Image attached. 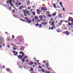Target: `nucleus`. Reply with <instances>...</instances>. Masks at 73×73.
Returning a JSON list of instances; mask_svg holds the SVG:
<instances>
[{"label": "nucleus", "instance_id": "1", "mask_svg": "<svg viewBox=\"0 0 73 73\" xmlns=\"http://www.w3.org/2000/svg\"><path fill=\"white\" fill-rule=\"evenodd\" d=\"M67 21L68 23L70 22V21H71V22H73V18L71 17H69Z\"/></svg>", "mask_w": 73, "mask_h": 73}, {"label": "nucleus", "instance_id": "12", "mask_svg": "<svg viewBox=\"0 0 73 73\" xmlns=\"http://www.w3.org/2000/svg\"><path fill=\"white\" fill-rule=\"evenodd\" d=\"M54 21H53L52 23H51V25L52 26V27H54V26L55 25H54Z\"/></svg>", "mask_w": 73, "mask_h": 73}, {"label": "nucleus", "instance_id": "50", "mask_svg": "<svg viewBox=\"0 0 73 73\" xmlns=\"http://www.w3.org/2000/svg\"><path fill=\"white\" fill-rule=\"evenodd\" d=\"M42 71L43 73H44V72H45V70H43Z\"/></svg>", "mask_w": 73, "mask_h": 73}, {"label": "nucleus", "instance_id": "63", "mask_svg": "<svg viewBox=\"0 0 73 73\" xmlns=\"http://www.w3.org/2000/svg\"><path fill=\"white\" fill-rule=\"evenodd\" d=\"M63 10L64 11H65V8H63Z\"/></svg>", "mask_w": 73, "mask_h": 73}, {"label": "nucleus", "instance_id": "13", "mask_svg": "<svg viewBox=\"0 0 73 73\" xmlns=\"http://www.w3.org/2000/svg\"><path fill=\"white\" fill-rule=\"evenodd\" d=\"M9 4L12 7H13V5L12 4V1H11V2H10Z\"/></svg>", "mask_w": 73, "mask_h": 73}, {"label": "nucleus", "instance_id": "14", "mask_svg": "<svg viewBox=\"0 0 73 73\" xmlns=\"http://www.w3.org/2000/svg\"><path fill=\"white\" fill-rule=\"evenodd\" d=\"M7 9H9V11H11L12 10V7L11 6H9V7H7Z\"/></svg>", "mask_w": 73, "mask_h": 73}, {"label": "nucleus", "instance_id": "43", "mask_svg": "<svg viewBox=\"0 0 73 73\" xmlns=\"http://www.w3.org/2000/svg\"><path fill=\"white\" fill-rule=\"evenodd\" d=\"M59 4L60 5H62V2H60Z\"/></svg>", "mask_w": 73, "mask_h": 73}, {"label": "nucleus", "instance_id": "53", "mask_svg": "<svg viewBox=\"0 0 73 73\" xmlns=\"http://www.w3.org/2000/svg\"><path fill=\"white\" fill-rule=\"evenodd\" d=\"M5 34L7 35V34H8V33L7 32H5Z\"/></svg>", "mask_w": 73, "mask_h": 73}, {"label": "nucleus", "instance_id": "33", "mask_svg": "<svg viewBox=\"0 0 73 73\" xmlns=\"http://www.w3.org/2000/svg\"><path fill=\"white\" fill-rule=\"evenodd\" d=\"M11 1H6V3H9H9H10V2H11Z\"/></svg>", "mask_w": 73, "mask_h": 73}, {"label": "nucleus", "instance_id": "39", "mask_svg": "<svg viewBox=\"0 0 73 73\" xmlns=\"http://www.w3.org/2000/svg\"><path fill=\"white\" fill-rule=\"evenodd\" d=\"M46 73H50V71H46Z\"/></svg>", "mask_w": 73, "mask_h": 73}, {"label": "nucleus", "instance_id": "11", "mask_svg": "<svg viewBox=\"0 0 73 73\" xmlns=\"http://www.w3.org/2000/svg\"><path fill=\"white\" fill-rule=\"evenodd\" d=\"M42 24H43V25H44V26H46V25H47V24H48V23L47 22H43L42 23Z\"/></svg>", "mask_w": 73, "mask_h": 73}, {"label": "nucleus", "instance_id": "59", "mask_svg": "<svg viewBox=\"0 0 73 73\" xmlns=\"http://www.w3.org/2000/svg\"><path fill=\"white\" fill-rule=\"evenodd\" d=\"M31 17L32 18H33V15H32V16H31Z\"/></svg>", "mask_w": 73, "mask_h": 73}, {"label": "nucleus", "instance_id": "41", "mask_svg": "<svg viewBox=\"0 0 73 73\" xmlns=\"http://www.w3.org/2000/svg\"><path fill=\"white\" fill-rule=\"evenodd\" d=\"M33 68H30V70H31V71H33Z\"/></svg>", "mask_w": 73, "mask_h": 73}, {"label": "nucleus", "instance_id": "45", "mask_svg": "<svg viewBox=\"0 0 73 73\" xmlns=\"http://www.w3.org/2000/svg\"><path fill=\"white\" fill-rule=\"evenodd\" d=\"M21 21H23V22H24V20H23L22 19H21Z\"/></svg>", "mask_w": 73, "mask_h": 73}, {"label": "nucleus", "instance_id": "17", "mask_svg": "<svg viewBox=\"0 0 73 73\" xmlns=\"http://www.w3.org/2000/svg\"><path fill=\"white\" fill-rule=\"evenodd\" d=\"M33 64V62L32 61H31L30 62V63L29 64V65H32Z\"/></svg>", "mask_w": 73, "mask_h": 73}, {"label": "nucleus", "instance_id": "44", "mask_svg": "<svg viewBox=\"0 0 73 73\" xmlns=\"http://www.w3.org/2000/svg\"><path fill=\"white\" fill-rule=\"evenodd\" d=\"M53 19L52 18H51L50 20V21H53Z\"/></svg>", "mask_w": 73, "mask_h": 73}, {"label": "nucleus", "instance_id": "47", "mask_svg": "<svg viewBox=\"0 0 73 73\" xmlns=\"http://www.w3.org/2000/svg\"><path fill=\"white\" fill-rule=\"evenodd\" d=\"M34 63L35 64V65H37V63H36V62H34Z\"/></svg>", "mask_w": 73, "mask_h": 73}, {"label": "nucleus", "instance_id": "31", "mask_svg": "<svg viewBox=\"0 0 73 73\" xmlns=\"http://www.w3.org/2000/svg\"><path fill=\"white\" fill-rule=\"evenodd\" d=\"M41 11H44V8L43 7H42L41 8Z\"/></svg>", "mask_w": 73, "mask_h": 73}, {"label": "nucleus", "instance_id": "20", "mask_svg": "<svg viewBox=\"0 0 73 73\" xmlns=\"http://www.w3.org/2000/svg\"><path fill=\"white\" fill-rule=\"evenodd\" d=\"M57 13V12H54V13H53L52 14V16H56V13Z\"/></svg>", "mask_w": 73, "mask_h": 73}, {"label": "nucleus", "instance_id": "62", "mask_svg": "<svg viewBox=\"0 0 73 73\" xmlns=\"http://www.w3.org/2000/svg\"><path fill=\"white\" fill-rule=\"evenodd\" d=\"M61 7H63V5H62V4L61 5Z\"/></svg>", "mask_w": 73, "mask_h": 73}, {"label": "nucleus", "instance_id": "3", "mask_svg": "<svg viewBox=\"0 0 73 73\" xmlns=\"http://www.w3.org/2000/svg\"><path fill=\"white\" fill-rule=\"evenodd\" d=\"M24 53L22 55H18L17 56L19 58L20 60H21V58H22L23 57H24Z\"/></svg>", "mask_w": 73, "mask_h": 73}, {"label": "nucleus", "instance_id": "10", "mask_svg": "<svg viewBox=\"0 0 73 73\" xmlns=\"http://www.w3.org/2000/svg\"><path fill=\"white\" fill-rule=\"evenodd\" d=\"M39 18H40V20L42 21V18L43 17V16L42 15H39L38 16Z\"/></svg>", "mask_w": 73, "mask_h": 73}, {"label": "nucleus", "instance_id": "25", "mask_svg": "<svg viewBox=\"0 0 73 73\" xmlns=\"http://www.w3.org/2000/svg\"><path fill=\"white\" fill-rule=\"evenodd\" d=\"M30 4V1H29L27 2V5H29Z\"/></svg>", "mask_w": 73, "mask_h": 73}, {"label": "nucleus", "instance_id": "8", "mask_svg": "<svg viewBox=\"0 0 73 73\" xmlns=\"http://www.w3.org/2000/svg\"><path fill=\"white\" fill-rule=\"evenodd\" d=\"M71 26V25H73V23L72 22L71 24L70 23H68L67 25V26Z\"/></svg>", "mask_w": 73, "mask_h": 73}, {"label": "nucleus", "instance_id": "5", "mask_svg": "<svg viewBox=\"0 0 73 73\" xmlns=\"http://www.w3.org/2000/svg\"><path fill=\"white\" fill-rule=\"evenodd\" d=\"M63 33L64 34H65L67 36H68V35H69L70 33H69V32H68V31H64L63 32Z\"/></svg>", "mask_w": 73, "mask_h": 73}, {"label": "nucleus", "instance_id": "57", "mask_svg": "<svg viewBox=\"0 0 73 73\" xmlns=\"http://www.w3.org/2000/svg\"><path fill=\"white\" fill-rule=\"evenodd\" d=\"M32 11V9H30V12H31Z\"/></svg>", "mask_w": 73, "mask_h": 73}, {"label": "nucleus", "instance_id": "40", "mask_svg": "<svg viewBox=\"0 0 73 73\" xmlns=\"http://www.w3.org/2000/svg\"><path fill=\"white\" fill-rule=\"evenodd\" d=\"M18 4L19 5H21L22 4H21V3H18Z\"/></svg>", "mask_w": 73, "mask_h": 73}, {"label": "nucleus", "instance_id": "52", "mask_svg": "<svg viewBox=\"0 0 73 73\" xmlns=\"http://www.w3.org/2000/svg\"><path fill=\"white\" fill-rule=\"evenodd\" d=\"M15 37L13 35H12V38H15Z\"/></svg>", "mask_w": 73, "mask_h": 73}, {"label": "nucleus", "instance_id": "42", "mask_svg": "<svg viewBox=\"0 0 73 73\" xmlns=\"http://www.w3.org/2000/svg\"><path fill=\"white\" fill-rule=\"evenodd\" d=\"M56 31H57V32H61V31H60V30H57Z\"/></svg>", "mask_w": 73, "mask_h": 73}, {"label": "nucleus", "instance_id": "48", "mask_svg": "<svg viewBox=\"0 0 73 73\" xmlns=\"http://www.w3.org/2000/svg\"><path fill=\"white\" fill-rule=\"evenodd\" d=\"M20 1H23L22 2H25L24 0H20Z\"/></svg>", "mask_w": 73, "mask_h": 73}, {"label": "nucleus", "instance_id": "21", "mask_svg": "<svg viewBox=\"0 0 73 73\" xmlns=\"http://www.w3.org/2000/svg\"><path fill=\"white\" fill-rule=\"evenodd\" d=\"M6 70H7V72H9V71H11V69H10L9 68H7L6 69Z\"/></svg>", "mask_w": 73, "mask_h": 73}, {"label": "nucleus", "instance_id": "35", "mask_svg": "<svg viewBox=\"0 0 73 73\" xmlns=\"http://www.w3.org/2000/svg\"><path fill=\"white\" fill-rule=\"evenodd\" d=\"M53 6L54 8H56V5L54 3L53 4Z\"/></svg>", "mask_w": 73, "mask_h": 73}, {"label": "nucleus", "instance_id": "54", "mask_svg": "<svg viewBox=\"0 0 73 73\" xmlns=\"http://www.w3.org/2000/svg\"><path fill=\"white\" fill-rule=\"evenodd\" d=\"M31 13L28 12L26 14H30Z\"/></svg>", "mask_w": 73, "mask_h": 73}, {"label": "nucleus", "instance_id": "24", "mask_svg": "<svg viewBox=\"0 0 73 73\" xmlns=\"http://www.w3.org/2000/svg\"><path fill=\"white\" fill-rule=\"evenodd\" d=\"M63 29H65L66 30V31H68V29L67 28V27H64L63 28Z\"/></svg>", "mask_w": 73, "mask_h": 73}, {"label": "nucleus", "instance_id": "51", "mask_svg": "<svg viewBox=\"0 0 73 73\" xmlns=\"http://www.w3.org/2000/svg\"><path fill=\"white\" fill-rule=\"evenodd\" d=\"M13 12L14 13H15V10H13Z\"/></svg>", "mask_w": 73, "mask_h": 73}, {"label": "nucleus", "instance_id": "26", "mask_svg": "<svg viewBox=\"0 0 73 73\" xmlns=\"http://www.w3.org/2000/svg\"><path fill=\"white\" fill-rule=\"evenodd\" d=\"M41 21V19L40 20H38L36 21L37 23H40Z\"/></svg>", "mask_w": 73, "mask_h": 73}, {"label": "nucleus", "instance_id": "37", "mask_svg": "<svg viewBox=\"0 0 73 73\" xmlns=\"http://www.w3.org/2000/svg\"><path fill=\"white\" fill-rule=\"evenodd\" d=\"M24 18L25 19H27V21H28V19H28V18L27 17H25Z\"/></svg>", "mask_w": 73, "mask_h": 73}, {"label": "nucleus", "instance_id": "49", "mask_svg": "<svg viewBox=\"0 0 73 73\" xmlns=\"http://www.w3.org/2000/svg\"><path fill=\"white\" fill-rule=\"evenodd\" d=\"M43 21H44V22H45L46 21V20L45 19H43Z\"/></svg>", "mask_w": 73, "mask_h": 73}, {"label": "nucleus", "instance_id": "23", "mask_svg": "<svg viewBox=\"0 0 73 73\" xmlns=\"http://www.w3.org/2000/svg\"><path fill=\"white\" fill-rule=\"evenodd\" d=\"M24 39V38H23V37L21 36V41H23Z\"/></svg>", "mask_w": 73, "mask_h": 73}, {"label": "nucleus", "instance_id": "9", "mask_svg": "<svg viewBox=\"0 0 73 73\" xmlns=\"http://www.w3.org/2000/svg\"><path fill=\"white\" fill-rule=\"evenodd\" d=\"M36 12H37V14L39 15H40V10L39 9H37V10H36Z\"/></svg>", "mask_w": 73, "mask_h": 73}, {"label": "nucleus", "instance_id": "32", "mask_svg": "<svg viewBox=\"0 0 73 73\" xmlns=\"http://www.w3.org/2000/svg\"><path fill=\"white\" fill-rule=\"evenodd\" d=\"M12 1V2H13V3H16V1H15V0H13V1Z\"/></svg>", "mask_w": 73, "mask_h": 73}, {"label": "nucleus", "instance_id": "30", "mask_svg": "<svg viewBox=\"0 0 73 73\" xmlns=\"http://www.w3.org/2000/svg\"><path fill=\"white\" fill-rule=\"evenodd\" d=\"M13 50H16L17 49V48H16L13 47Z\"/></svg>", "mask_w": 73, "mask_h": 73}, {"label": "nucleus", "instance_id": "4", "mask_svg": "<svg viewBox=\"0 0 73 73\" xmlns=\"http://www.w3.org/2000/svg\"><path fill=\"white\" fill-rule=\"evenodd\" d=\"M27 21L28 22V23H35V19L33 18L32 20H29V19H27Z\"/></svg>", "mask_w": 73, "mask_h": 73}, {"label": "nucleus", "instance_id": "2", "mask_svg": "<svg viewBox=\"0 0 73 73\" xmlns=\"http://www.w3.org/2000/svg\"><path fill=\"white\" fill-rule=\"evenodd\" d=\"M29 11H28L27 10H23V14L25 16H26V17H27V13Z\"/></svg>", "mask_w": 73, "mask_h": 73}, {"label": "nucleus", "instance_id": "16", "mask_svg": "<svg viewBox=\"0 0 73 73\" xmlns=\"http://www.w3.org/2000/svg\"><path fill=\"white\" fill-rule=\"evenodd\" d=\"M31 13L33 14V16H35V15H36V13L34 11L32 12Z\"/></svg>", "mask_w": 73, "mask_h": 73}, {"label": "nucleus", "instance_id": "64", "mask_svg": "<svg viewBox=\"0 0 73 73\" xmlns=\"http://www.w3.org/2000/svg\"><path fill=\"white\" fill-rule=\"evenodd\" d=\"M3 46H5V44L4 43H3Z\"/></svg>", "mask_w": 73, "mask_h": 73}, {"label": "nucleus", "instance_id": "7", "mask_svg": "<svg viewBox=\"0 0 73 73\" xmlns=\"http://www.w3.org/2000/svg\"><path fill=\"white\" fill-rule=\"evenodd\" d=\"M27 58V56H25L22 59V61L23 62H24L25 61V59H26Z\"/></svg>", "mask_w": 73, "mask_h": 73}, {"label": "nucleus", "instance_id": "46", "mask_svg": "<svg viewBox=\"0 0 73 73\" xmlns=\"http://www.w3.org/2000/svg\"><path fill=\"white\" fill-rule=\"evenodd\" d=\"M38 68H41L42 67L41 66H38Z\"/></svg>", "mask_w": 73, "mask_h": 73}, {"label": "nucleus", "instance_id": "18", "mask_svg": "<svg viewBox=\"0 0 73 73\" xmlns=\"http://www.w3.org/2000/svg\"><path fill=\"white\" fill-rule=\"evenodd\" d=\"M46 66L47 68H49V64H48V63H46Z\"/></svg>", "mask_w": 73, "mask_h": 73}, {"label": "nucleus", "instance_id": "27", "mask_svg": "<svg viewBox=\"0 0 73 73\" xmlns=\"http://www.w3.org/2000/svg\"><path fill=\"white\" fill-rule=\"evenodd\" d=\"M42 23H40V24L39 25V28H41V27H42Z\"/></svg>", "mask_w": 73, "mask_h": 73}, {"label": "nucleus", "instance_id": "36", "mask_svg": "<svg viewBox=\"0 0 73 73\" xmlns=\"http://www.w3.org/2000/svg\"><path fill=\"white\" fill-rule=\"evenodd\" d=\"M20 54H23V53H23V52L22 51H21L19 52Z\"/></svg>", "mask_w": 73, "mask_h": 73}, {"label": "nucleus", "instance_id": "6", "mask_svg": "<svg viewBox=\"0 0 73 73\" xmlns=\"http://www.w3.org/2000/svg\"><path fill=\"white\" fill-rule=\"evenodd\" d=\"M11 51H12V52L13 53L14 56H17V55L18 52H16V51H13L12 50H11Z\"/></svg>", "mask_w": 73, "mask_h": 73}, {"label": "nucleus", "instance_id": "61", "mask_svg": "<svg viewBox=\"0 0 73 73\" xmlns=\"http://www.w3.org/2000/svg\"><path fill=\"white\" fill-rule=\"evenodd\" d=\"M65 23H68V21H65Z\"/></svg>", "mask_w": 73, "mask_h": 73}, {"label": "nucleus", "instance_id": "58", "mask_svg": "<svg viewBox=\"0 0 73 73\" xmlns=\"http://www.w3.org/2000/svg\"><path fill=\"white\" fill-rule=\"evenodd\" d=\"M34 60H36V58L34 57Z\"/></svg>", "mask_w": 73, "mask_h": 73}, {"label": "nucleus", "instance_id": "28", "mask_svg": "<svg viewBox=\"0 0 73 73\" xmlns=\"http://www.w3.org/2000/svg\"><path fill=\"white\" fill-rule=\"evenodd\" d=\"M19 2V1H17V2L15 3V5H16L17 6L18 5V3Z\"/></svg>", "mask_w": 73, "mask_h": 73}, {"label": "nucleus", "instance_id": "29", "mask_svg": "<svg viewBox=\"0 0 73 73\" xmlns=\"http://www.w3.org/2000/svg\"><path fill=\"white\" fill-rule=\"evenodd\" d=\"M35 25H36V27H38V26H39V24L38 23H35Z\"/></svg>", "mask_w": 73, "mask_h": 73}, {"label": "nucleus", "instance_id": "19", "mask_svg": "<svg viewBox=\"0 0 73 73\" xmlns=\"http://www.w3.org/2000/svg\"><path fill=\"white\" fill-rule=\"evenodd\" d=\"M62 14L61 13L60 14L58 15L59 18H61L62 17Z\"/></svg>", "mask_w": 73, "mask_h": 73}, {"label": "nucleus", "instance_id": "55", "mask_svg": "<svg viewBox=\"0 0 73 73\" xmlns=\"http://www.w3.org/2000/svg\"><path fill=\"white\" fill-rule=\"evenodd\" d=\"M51 29L52 30H53L54 28H53V27H51Z\"/></svg>", "mask_w": 73, "mask_h": 73}, {"label": "nucleus", "instance_id": "38", "mask_svg": "<svg viewBox=\"0 0 73 73\" xmlns=\"http://www.w3.org/2000/svg\"><path fill=\"white\" fill-rule=\"evenodd\" d=\"M48 17H51V15H50V14H49L48 15Z\"/></svg>", "mask_w": 73, "mask_h": 73}, {"label": "nucleus", "instance_id": "60", "mask_svg": "<svg viewBox=\"0 0 73 73\" xmlns=\"http://www.w3.org/2000/svg\"><path fill=\"white\" fill-rule=\"evenodd\" d=\"M63 20H62V21H61V23H62V22H63Z\"/></svg>", "mask_w": 73, "mask_h": 73}, {"label": "nucleus", "instance_id": "22", "mask_svg": "<svg viewBox=\"0 0 73 73\" xmlns=\"http://www.w3.org/2000/svg\"><path fill=\"white\" fill-rule=\"evenodd\" d=\"M35 20H38V17L37 16H35Z\"/></svg>", "mask_w": 73, "mask_h": 73}, {"label": "nucleus", "instance_id": "15", "mask_svg": "<svg viewBox=\"0 0 73 73\" xmlns=\"http://www.w3.org/2000/svg\"><path fill=\"white\" fill-rule=\"evenodd\" d=\"M24 8V7L22 6H20L19 7V10H21L22 9V8Z\"/></svg>", "mask_w": 73, "mask_h": 73}, {"label": "nucleus", "instance_id": "34", "mask_svg": "<svg viewBox=\"0 0 73 73\" xmlns=\"http://www.w3.org/2000/svg\"><path fill=\"white\" fill-rule=\"evenodd\" d=\"M43 17L44 18V19H46V17H45V15H43Z\"/></svg>", "mask_w": 73, "mask_h": 73}, {"label": "nucleus", "instance_id": "56", "mask_svg": "<svg viewBox=\"0 0 73 73\" xmlns=\"http://www.w3.org/2000/svg\"><path fill=\"white\" fill-rule=\"evenodd\" d=\"M25 61H26V62H29V61H28V60H26Z\"/></svg>", "mask_w": 73, "mask_h": 73}]
</instances>
